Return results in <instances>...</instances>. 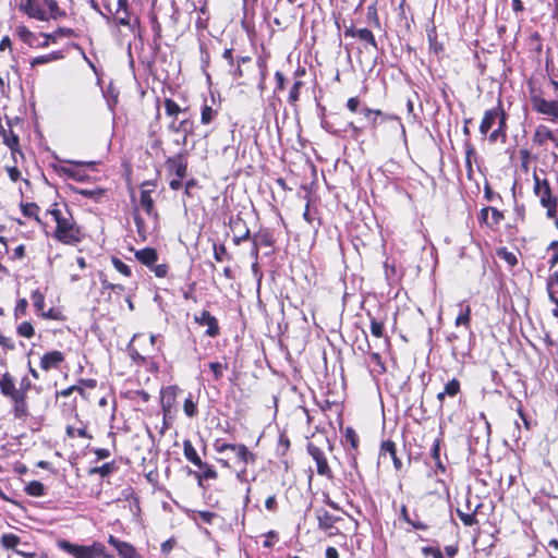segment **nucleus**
I'll list each match as a JSON object with an SVG mask.
<instances>
[{
    "label": "nucleus",
    "instance_id": "f257e3e1",
    "mask_svg": "<svg viewBox=\"0 0 558 558\" xmlns=\"http://www.w3.org/2000/svg\"><path fill=\"white\" fill-rule=\"evenodd\" d=\"M57 223L54 238L61 243L75 245L82 240L80 227L74 221L72 215L65 210L53 208L48 211Z\"/></svg>",
    "mask_w": 558,
    "mask_h": 558
},
{
    "label": "nucleus",
    "instance_id": "f03ea898",
    "mask_svg": "<svg viewBox=\"0 0 558 558\" xmlns=\"http://www.w3.org/2000/svg\"><path fill=\"white\" fill-rule=\"evenodd\" d=\"M17 8L28 17L43 22L57 20L64 15L56 0H19Z\"/></svg>",
    "mask_w": 558,
    "mask_h": 558
},
{
    "label": "nucleus",
    "instance_id": "7ed1b4c3",
    "mask_svg": "<svg viewBox=\"0 0 558 558\" xmlns=\"http://www.w3.org/2000/svg\"><path fill=\"white\" fill-rule=\"evenodd\" d=\"M549 84L554 87L557 93L554 99H548L546 93L532 84L529 87V98L531 101L532 109L543 116L551 122L558 121V82L549 80Z\"/></svg>",
    "mask_w": 558,
    "mask_h": 558
},
{
    "label": "nucleus",
    "instance_id": "20e7f679",
    "mask_svg": "<svg viewBox=\"0 0 558 558\" xmlns=\"http://www.w3.org/2000/svg\"><path fill=\"white\" fill-rule=\"evenodd\" d=\"M57 546L73 558H112L106 554L105 545L99 542H94L89 546H84L70 543L66 539H59L57 542Z\"/></svg>",
    "mask_w": 558,
    "mask_h": 558
},
{
    "label": "nucleus",
    "instance_id": "39448f33",
    "mask_svg": "<svg viewBox=\"0 0 558 558\" xmlns=\"http://www.w3.org/2000/svg\"><path fill=\"white\" fill-rule=\"evenodd\" d=\"M213 447L217 453H225L227 450H231L234 452L239 464L247 465L256 460V456L243 444H230L218 438L214 441Z\"/></svg>",
    "mask_w": 558,
    "mask_h": 558
},
{
    "label": "nucleus",
    "instance_id": "423d86ee",
    "mask_svg": "<svg viewBox=\"0 0 558 558\" xmlns=\"http://www.w3.org/2000/svg\"><path fill=\"white\" fill-rule=\"evenodd\" d=\"M307 452L316 463L317 473L322 476H326L329 480L332 478V471L328 464L325 452L314 444L307 445Z\"/></svg>",
    "mask_w": 558,
    "mask_h": 558
},
{
    "label": "nucleus",
    "instance_id": "0eeeda50",
    "mask_svg": "<svg viewBox=\"0 0 558 558\" xmlns=\"http://www.w3.org/2000/svg\"><path fill=\"white\" fill-rule=\"evenodd\" d=\"M360 112L365 117V120L367 121L368 125L372 129L377 128V125L379 123V121H378L379 118L381 120H396L401 128L402 134L403 135L405 134L404 125L401 123L400 119L397 116L387 114L379 109H371L367 107H362Z\"/></svg>",
    "mask_w": 558,
    "mask_h": 558
},
{
    "label": "nucleus",
    "instance_id": "6e6552de",
    "mask_svg": "<svg viewBox=\"0 0 558 558\" xmlns=\"http://www.w3.org/2000/svg\"><path fill=\"white\" fill-rule=\"evenodd\" d=\"M534 187L535 195L539 198L542 206H546L550 203L557 202V197L553 196L551 189L546 179L541 180L539 177L534 172Z\"/></svg>",
    "mask_w": 558,
    "mask_h": 558
},
{
    "label": "nucleus",
    "instance_id": "1a4fd4ad",
    "mask_svg": "<svg viewBox=\"0 0 558 558\" xmlns=\"http://www.w3.org/2000/svg\"><path fill=\"white\" fill-rule=\"evenodd\" d=\"M502 116H506V113H505L500 102L496 108L487 110L485 112L483 120L481 122V125H480L481 134L486 135L488 133V131L493 128V125L496 123L497 120H498V123L500 122V118Z\"/></svg>",
    "mask_w": 558,
    "mask_h": 558
},
{
    "label": "nucleus",
    "instance_id": "9d476101",
    "mask_svg": "<svg viewBox=\"0 0 558 558\" xmlns=\"http://www.w3.org/2000/svg\"><path fill=\"white\" fill-rule=\"evenodd\" d=\"M179 388L177 386H168L161 389L160 404L165 416H169L175 403Z\"/></svg>",
    "mask_w": 558,
    "mask_h": 558
},
{
    "label": "nucleus",
    "instance_id": "9b49d317",
    "mask_svg": "<svg viewBox=\"0 0 558 558\" xmlns=\"http://www.w3.org/2000/svg\"><path fill=\"white\" fill-rule=\"evenodd\" d=\"M194 319L197 324L207 328V336L216 337L219 335L217 318L213 316L208 311H203L199 315H195Z\"/></svg>",
    "mask_w": 558,
    "mask_h": 558
},
{
    "label": "nucleus",
    "instance_id": "f8f14e48",
    "mask_svg": "<svg viewBox=\"0 0 558 558\" xmlns=\"http://www.w3.org/2000/svg\"><path fill=\"white\" fill-rule=\"evenodd\" d=\"M169 171L178 178H184L187 171V161L184 154L180 153L167 160Z\"/></svg>",
    "mask_w": 558,
    "mask_h": 558
},
{
    "label": "nucleus",
    "instance_id": "ddd939ff",
    "mask_svg": "<svg viewBox=\"0 0 558 558\" xmlns=\"http://www.w3.org/2000/svg\"><path fill=\"white\" fill-rule=\"evenodd\" d=\"M108 543L112 545L118 554L122 558H141V556L137 554L135 547L131 545L130 543L123 542L114 537L113 535H110L108 538Z\"/></svg>",
    "mask_w": 558,
    "mask_h": 558
},
{
    "label": "nucleus",
    "instance_id": "4468645a",
    "mask_svg": "<svg viewBox=\"0 0 558 558\" xmlns=\"http://www.w3.org/2000/svg\"><path fill=\"white\" fill-rule=\"evenodd\" d=\"M151 185L148 182L143 183V189L141 191V199L140 206L145 210L147 216L153 220V223L156 221V213L154 210V201L150 196L151 190L147 189V186Z\"/></svg>",
    "mask_w": 558,
    "mask_h": 558
},
{
    "label": "nucleus",
    "instance_id": "2eb2a0df",
    "mask_svg": "<svg viewBox=\"0 0 558 558\" xmlns=\"http://www.w3.org/2000/svg\"><path fill=\"white\" fill-rule=\"evenodd\" d=\"M64 361V355L60 351H50L43 355L40 360V367L44 371H50L57 368Z\"/></svg>",
    "mask_w": 558,
    "mask_h": 558
},
{
    "label": "nucleus",
    "instance_id": "dca6fc26",
    "mask_svg": "<svg viewBox=\"0 0 558 558\" xmlns=\"http://www.w3.org/2000/svg\"><path fill=\"white\" fill-rule=\"evenodd\" d=\"M0 391L4 397L11 400L19 397L21 393V391H17V388H15L13 378L9 373H4L2 377H0Z\"/></svg>",
    "mask_w": 558,
    "mask_h": 558
},
{
    "label": "nucleus",
    "instance_id": "f3484780",
    "mask_svg": "<svg viewBox=\"0 0 558 558\" xmlns=\"http://www.w3.org/2000/svg\"><path fill=\"white\" fill-rule=\"evenodd\" d=\"M202 472H194V475L197 480V484L199 487L203 486L204 480H216L218 477L217 471L206 462L202 461V466H197Z\"/></svg>",
    "mask_w": 558,
    "mask_h": 558
},
{
    "label": "nucleus",
    "instance_id": "a211bd4d",
    "mask_svg": "<svg viewBox=\"0 0 558 558\" xmlns=\"http://www.w3.org/2000/svg\"><path fill=\"white\" fill-rule=\"evenodd\" d=\"M135 257L143 265L153 266L158 259V254H157L156 250L146 247V248L136 251Z\"/></svg>",
    "mask_w": 558,
    "mask_h": 558
},
{
    "label": "nucleus",
    "instance_id": "6ab92c4d",
    "mask_svg": "<svg viewBox=\"0 0 558 558\" xmlns=\"http://www.w3.org/2000/svg\"><path fill=\"white\" fill-rule=\"evenodd\" d=\"M183 453L185 459L193 463L195 466H202V459L199 458L196 449L194 448L190 439L183 440Z\"/></svg>",
    "mask_w": 558,
    "mask_h": 558
},
{
    "label": "nucleus",
    "instance_id": "aec40b11",
    "mask_svg": "<svg viewBox=\"0 0 558 558\" xmlns=\"http://www.w3.org/2000/svg\"><path fill=\"white\" fill-rule=\"evenodd\" d=\"M386 454H389V457L392 459L393 465L397 470L402 468V462L397 457L396 445L391 440H386L381 444V456L385 457Z\"/></svg>",
    "mask_w": 558,
    "mask_h": 558
},
{
    "label": "nucleus",
    "instance_id": "412c9836",
    "mask_svg": "<svg viewBox=\"0 0 558 558\" xmlns=\"http://www.w3.org/2000/svg\"><path fill=\"white\" fill-rule=\"evenodd\" d=\"M460 392V381L456 378L445 385L444 391L437 395V400L442 403L445 397H456Z\"/></svg>",
    "mask_w": 558,
    "mask_h": 558
},
{
    "label": "nucleus",
    "instance_id": "4be33fe9",
    "mask_svg": "<svg viewBox=\"0 0 558 558\" xmlns=\"http://www.w3.org/2000/svg\"><path fill=\"white\" fill-rule=\"evenodd\" d=\"M316 517L318 520V526L325 531L331 529L337 522L336 517L323 509L316 511Z\"/></svg>",
    "mask_w": 558,
    "mask_h": 558
},
{
    "label": "nucleus",
    "instance_id": "5701e85b",
    "mask_svg": "<svg viewBox=\"0 0 558 558\" xmlns=\"http://www.w3.org/2000/svg\"><path fill=\"white\" fill-rule=\"evenodd\" d=\"M556 136L545 125H538L534 133V142L538 145H544L547 141H555Z\"/></svg>",
    "mask_w": 558,
    "mask_h": 558
},
{
    "label": "nucleus",
    "instance_id": "b1692460",
    "mask_svg": "<svg viewBox=\"0 0 558 558\" xmlns=\"http://www.w3.org/2000/svg\"><path fill=\"white\" fill-rule=\"evenodd\" d=\"M192 128L193 123L186 119L180 122L172 121L168 126L169 131L172 133H183L185 137L192 133Z\"/></svg>",
    "mask_w": 558,
    "mask_h": 558
},
{
    "label": "nucleus",
    "instance_id": "393cba45",
    "mask_svg": "<svg viewBox=\"0 0 558 558\" xmlns=\"http://www.w3.org/2000/svg\"><path fill=\"white\" fill-rule=\"evenodd\" d=\"M134 222L138 236L143 240H146L149 233V226L145 222L144 218L140 215L137 209L134 210Z\"/></svg>",
    "mask_w": 558,
    "mask_h": 558
},
{
    "label": "nucleus",
    "instance_id": "a878e982",
    "mask_svg": "<svg viewBox=\"0 0 558 558\" xmlns=\"http://www.w3.org/2000/svg\"><path fill=\"white\" fill-rule=\"evenodd\" d=\"M15 33L19 36V38L24 41L25 44L33 46L36 41V36L34 33H32L26 26L19 25L15 28Z\"/></svg>",
    "mask_w": 558,
    "mask_h": 558
},
{
    "label": "nucleus",
    "instance_id": "bb28decb",
    "mask_svg": "<svg viewBox=\"0 0 558 558\" xmlns=\"http://www.w3.org/2000/svg\"><path fill=\"white\" fill-rule=\"evenodd\" d=\"M26 397L23 396V391L19 395V397H15L12 399L14 403V414L16 417H22L27 415V407H26Z\"/></svg>",
    "mask_w": 558,
    "mask_h": 558
},
{
    "label": "nucleus",
    "instance_id": "cd10ccee",
    "mask_svg": "<svg viewBox=\"0 0 558 558\" xmlns=\"http://www.w3.org/2000/svg\"><path fill=\"white\" fill-rule=\"evenodd\" d=\"M506 137V116H502L500 118V122L498 123V129L494 130L489 134V141L497 142L498 140H501L502 142H505Z\"/></svg>",
    "mask_w": 558,
    "mask_h": 558
},
{
    "label": "nucleus",
    "instance_id": "c85d7f7f",
    "mask_svg": "<svg viewBox=\"0 0 558 558\" xmlns=\"http://www.w3.org/2000/svg\"><path fill=\"white\" fill-rule=\"evenodd\" d=\"M31 300H32V302H33V305L36 307V310H37L38 312H40V313H41V315H43L44 317H52V316L50 315V312H49V313H47V314L43 313L44 307H45V296H44V294H43L39 290H35V291L32 293V295H31Z\"/></svg>",
    "mask_w": 558,
    "mask_h": 558
},
{
    "label": "nucleus",
    "instance_id": "c756f323",
    "mask_svg": "<svg viewBox=\"0 0 558 558\" xmlns=\"http://www.w3.org/2000/svg\"><path fill=\"white\" fill-rule=\"evenodd\" d=\"M547 290L549 294L550 301L557 305L558 303V274H555L554 276H550L547 282Z\"/></svg>",
    "mask_w": 558,
    "mask_h": 558
},
{
    "label": "nucleus",
    "instance_id": "7c9ffc66",
    "mask_svg": "<svg viewBox=\"0 0 558 558\" xmlns=\"http://www.w3.org/2000/svg\"><path fill=\"white\" fill-rule=\"evenodd\" d=\"M25 492L29 496L41 497L45 495V486L39 481H32L26 485Z\"/></svg>",
    "mask_w": 558,
    "mask_h": 558
},
{
    "label": "nucleus",
    "instance_id": "2f4dec72",
    "mask_svg": "<svg viewBox=\"0 0 558 558\" xmlns=\"http://www.w3.org/2000/svg\"><path fill=\"white\" fill-rule=\"evenodd\" d=\"M470 319H471V307L469 305L466 306H461L460 308V313L459 315L457 316L456 318V326H465V327H469L470 326Z\"/></svg>",
    "mask_w": 558,
    "mask_h": 558
},
{
    "label": "nucleus",
    "instance_id": "473e14b6",
    "mask_svg": "<svg viewBox=\"0 0 558 558\" xmlns=\"http://www.w3.org/2000/svg\"><path fill=\"white\" fill-rule=\"evenodd\" d=\"M73 165L74 166L71 167H62V172L73 180L83 181L85 177L82 171L76 168L81 162H73Z\"/></svg>",
    "mask_w": 558,
    "mask_h": 558
},
{
    "label": "nucleus",
    "instance_id": "72a5a7b5",
    "mask_svg": "<svg viewBox=\"0 0 558 558\" xmlns=\"http://www.w3.org/2000/svg\"><path fill=\"white\" fill-rule=\"evenodd\" d=\"M60 58H62V54L60 52H57V51L56 52H51V53L46 54V56H40V57L34 58L31 61V65L32 66H36V65H39V64H45V63L58 60Z\"/></svg>",
    "mask_w": 558,
    "mask_h": 558
},
{
    "label": "nucleus",
    "instance_id": "f704fd0d",
    "mask_svg": "<svg viewBox=\"0 0 558 558\" xmlns=\"http://www.w3.org/2000/svg\"><path fill=\"white\" fill-rule=\"evenodd\" d=\"M356 37L361 40L372 45L374 48H377L376 39L368 28H360L356 31Z\"/></svg>",
    "mask_w": 558,
    "mask_h": 558
},
{
    "label": "nucleus",
    "instance_id": "c9c22d12",
    "mask_svg": "<svg viewBox=\"0 0 558 558\" xmlns=\"http://www.w3.org/2000/svg\"><path fill=\"white\" fill-rule=\"evenodd\" d=\"M1 544L7 549H13L20 544V537L12 533L3 534L1 537Z\"/></svg>",
    "mask_w": 558,
    "mask_h": 558
},
{
    "label": "nucleus",
    "instance_id": "e433bc0d",
    "mask_svg": "<svg viewBox=\"0 0 558 558\" xmlns=\"http://www.w3.org/2000/svg\"><path fill=\"white\" fill-rule=\"evenodd\" d=\"M114 21L117 24L129 26L134 31V25L131 22L129 11L114 12Z\"/></svg>",
    "mask_w": 558,
    "mask_h": 558
},
{
    "label": "nucleus",
    "instance_id": "4c0bfd02",
    "mask_svg": "<svg viewBox=\"0 0 558 558\" xmlns=\"http://www.w3.org/2000/svg\"><path fill=\"white\" fill-rule=\"evenodd\" d=\"M163 106L166 109V113L169 117L175 118L181 112L180 106L174 100H172L170 98L165 99Z\"/></svg>",
    "mask_w": 558,
    "mask_h": 558
},
{
    "label": "nucleus",
    "instance_id": "58836bf2",
    "mask_svg": "<svg viewBox=\"0 0 558 558\" xmlns=\"http://www.w3.org/2000/svg\"><path fill=\"white\" fill-rule=\"evenodd\" d=\"M66 435L69 437H75V436H78V437H82V438H88L90 439L92 436L87 433V428L85 425L78 427V428H75L73 426H68L66 427Z\"/></svg>",
    "mask_w": 558,
    "mask_h": 558
},
{
    "label": "nucleus",
    "instance_id": "ea45409f",
    "mask_svg": "<svg viewBox=\"0 0 558 558\" xmlns=\"http://www.w3.org/2000/svg\"><path fill=\"white\" fill-rule=\"evenodd\" d=\"M217 112L208 105L203 106L202 108V114H201V121L203 124H209L214 118L216 117Z\"/></svg>",
    "mask_w": 558,
    "mask_h": 558
},
{
    "label": "nucleus",
    "instance_id": "a19ab883",
    "mask_svg": "<svg viewBox=\"0 0 558 558\" xmlns=\"http://www.w3.org/2000/svg\"><path fill=\"white\" fill-rule=\"evenodd\" d=\"M209 369L213 372L216 380H219L223 376V372L227 369V364L220 362H210L208 364Z\"/></svg>",
    "mask_w": 558,
    "mask_h": 558
},
{
    "label": "nucleus",
    "instance_id": "79ce46f5",
    "mask_svg": "<svg viewBox=\"0 0 558 558\" xmlns=\"http://www.w3.org/2000/svg\"><path fill=\"white\" fill-rule=\"evenodd\" d=\"M113 471L112 463H105L101 466H95L89 470V474H99L101 477L108 476Z\"/></svg>",
    "mask_w": 558,
    "mask_h": 558
},
{
    "label": "nucleus",
    "instance_id": "37998d69",
    "mask_svg": "<svg viewBox=\"0 0 558 558\" xmlns=\"http://www.w3.org/2000/svg\"><path fill=\"white\" fill-rule=\"evenodd\" d=\"M497 254L511 267L515 266L518 263L517 256L513 253L508 252L506 248L498 250Z\"/></svg>",
    "mask_w": 558,
    "mask_h": 558
},
{
    "label": "nucleus",
    "instance_id": "c03bdc74",
    "mask_svg": "<svg viewBox=\"0 0 558 558\" xmlns=\"http://www.w3.org/2000/svg\"><path fill=\"white\" fill-rule=\"evenodd\" d=\"M369 362L377 367V369H376L377 373L383 374L386 372L385 364H384L379 353L371 352L369 353Z\"/></svg>",
    "mask_w": 558,
    "mask_h": 558
},
{
    "label": "nucleus",
    "instance_id": "a18cd8bd",
    "mask_svg": "<svg viewBox=\"0 0 558 558\" xmlns=\"http://www.w3.org/2000/svg\"><path fill=\"white\" fill-rule=\"evenodd\" d=\"M17 333L21 337L32 338L35 333V330L31 323L24 322L17 327Z\"/></svg>",
    "mask_w": 558,
    "mask_h": 558
},
{
    "label": "nucleus",
    "instance_id": "49530a36",
    "mask_svg": "<svg viewBox=\"0 0 558 558\" xmlns=\"http://www.w3.org/2000/svg\"><path fill=\"white\" fill-rule=\"evenodd\" d=\"M504 219V214L495 207H490L489 228L497 227Z\"/></svg>",
    "mask_w": 558,
    "mask_h": 558
},
{
    "label": "nucleus",
    "instance_id": "de8ad7c7",
    "mask_svg": "<svg viewBox=\"0 0 558 558\" xmlns=\"http://www.w3.org/2000/svg\"><path fill=\"white\" fill-rule=\"evenodd\" d=\"M112 265L120 274L130 277L131 276V269L130 267L124 264L121 259L113 257L112 258Z\"/></svg>",
    "mask_w": 558,
    "mask_h": 558
},
{
    "label": "nucleus",
    "instance_id": "09e8293b",
    "mask_svg": "<svg viewBox=\"0 0 558 558\" xmlns=\"http://www.w3.org/2000/svg\"><path fill=\"white\" fill-rule=\"evenodd\" d=\"M183 410H184V413L189 416V417H193L196 415L197 413V407H196V403H194V401L192 400L191 397L186 398L185 401H184V405H183Z\"/></svg>",
    "mask_w": 558,
    "mask_h": 558
},
{
    "label": "nucleus",
    "instance_id": "8fccbe9b",
    "mask_svg": "<svg viewBox=\"0 0 558 558\" xmlns=\"http://www.w3.org/2000/svg\"><path fill=\"white\" fill-rule=\"evenodd\" d=\"M214 257L217 262H222L228 258V252L223 244H214Z\"/></svg>",
    "mask_w": 558,
    "mask_h": 558
},
{
    "label": "nucleus",
    "instance_id": "3c124183",
    "mask_svg": "<svg viewBox=\"0 0 558 558\" xmlns=\"http://www.w3.org/2000/svg\"><path fill=\"white\" fill-rule=\"evenodd\" d=\"M39 207L35 203H27L25 205H22V213L26 217H35L37 218Z\"/></svg>",
    "mask_w": 558,
    "mask_h": 558
},
{
    "label": "nucleus",
    "instance_id": "603ef678",
    "mask_svg": "<svg viewBox=\"0 0 558 558\" xmlns=\"http://www.w3.org/2000/svg\"><path fill=\"white\" fill-rule=\"evenodd\" d=\"M302 86H303V82L302 81L294 82V84L291 87L290 93H289V101L291 104H294V102H296L299 100L300 89H301Z\"/></svg>",
    "mask_w": 558,
    "mask_h": 558
},
{
    "label": "nucleus",
    "instance_id": "864d4df0",
    "mask_svg": "<svg viewBox=\"0 0 558 558\" xmlns=\"http://www.w3.org/2000/svg\"><path fill=\"white\" fill-rule=\"evenodd\" d=\"M458 517L466 526H473L477 522L474 513H464L458 510Z\"/></svg>",
    "mask_w": 558,
    "mask_h": 558
},
{
    "label": "nucleus",
    "instance_id": "5fc2aeb1",
    "mask_svg": "<svg viewBox=\"0 0 558 558\" xmlns=\"http://www.w3.org/2000/svg\"><path fill=\"white\" fill-rule=\"evenodd\" d=\"M371 332L373 336L380 338L384 335V324L376 319L371 320Z\"/></svg>",
    "mask_w": 558,
    "mask_h": 558
},
{
    "label": "nucleus",
    "instance_id": "6e6d98bb",
    "mask_svg": "<svg viewBox=\"0 0 558 558\" xmlns=\"http://www.w3.org/2000/svg\"><path fill=\"white\" fill-rule=\"evenodd\" d=\"M548 250L553 251V256L548 262L550 268H553L558 264V241H553L549 244Z\"/></svg>",
    "mask_w": 558,
    "mask_h": 558
},
{
    "label": "nucleus",
    "instance_id": "4d7b16f0",
    "mask_svg": "<svg viewBox=\"0 0 558 558\" xmlns=\"http://www.w3.org/2000/svg\"><path fill=\"white\" fill-rule=\"evenodd\" d=\"M198 518L207 523V524H211L214 519L217 518V514L215 512H211V511H199L198 512Z\"/></svg>",
    "mask_w": 558,
    "mask_h": 558
},
{
    "label": "nucleus",
    "instance_id": "13d9d810",
    "mask_svg": "<svg viewBox=\"0 0 558 558\" xmlns=\"http://www.w3.org/2000/svg\"><path fill=\"white\" fill-rule=\"evenodd\" d=\"M360 105H361V101H360V99L357 97H351L347 101V108L351 112L360 111L361 110Z\"/></svg>",
    "mask_w": 558,
    "mask_h": 558
},
{
    "label": "nucleus",
    "instance_id": "bf43d9fd",
    "mask_svg": "<svg viewBox=\"0 0 558 558\" xmlns=\"http://www.w3.org/2000/svg\"><path fill=\"white\" fill-rule=\"evenodd\" d=\"M168 270H169V268H168V265H166V264H159V265H155L153 267L154 274L156 275V277H159V278L166 277L168 274Z\"/></svg>",
    "mask_w": 558,
    "mask_h": 558
},
{
    "label": "nucleus",
    "instance_id": "052dcab7",
    "mask_svg": "<svg viewBox=\"0 0 558 558\" xmlns=\"http://www.w3.org/2000/svg\"><path fill=\"white\" fill-rule=\"evenodd\" d=\"M546 209V216L547 218L554 219L557 215V208H558V201L550 203L546 206H543Z\"/></svg>",
    "mask_w": 558,
    "mask_h": 558
},
{
    "label": "nucleus",
    "instance_id": "680f3d73",
    "mask_svg": "<svg viewBox=\"0 0 558 558\" xmlns=\"http://www.w3.org/2000/svg\"><path fill=\"white\" fill-rule=\"evenodd\" d=\"M439 453H440V448H439V444L438 441L435 442L433 449H432V457L434 458V460L436 461L437 463V466L439 469H441V471H444V465L441 464L440 462V459H439Z\"/></svg>",
    "mask_w": 558,
    "mask_h": 558
},
{
    "label": "nucleus",
    "instance_id": "e2e57ef3",
    "mask_svg": "<svg viewBox=\"0 0 558 558\" xmlns=\"http://www.w3.org/2000/svg\"><path fill=\"white\" fill-rule=\"evenodd\" d=\"M80 193L86 197L98 198L104 194L102 190H81Z\"/></svg>",
    "mask_w": 558,
    "mask_h": 558
},
{
    "label": "nucleus",
    "instance_id": "0e129e2a",
    "mask_svg": "<svg viewBox=\"0 0 558 558\" xmlns=\"http://www.w3.org/2000/svg\"><path fill=\"white\" fill-rule=\"evenodd\" d=\"M26 308H27V301L25 299H21L15 306V311H14L15 316L17 317L20 314H24L26 312Z\"/></svg>",
    "mask_w": 558,
    "mask_h": 558
},
{
    "label": "nucleus",
    "instance_id": "69168bd1",
    "mask_svg": "<svg viewBox=\"0 0 558 558\" xmlns=\"http://www.w3.org/2000/svg\"><path fill=\"white\" fill-rule=\"evenodd\" d=\"M74 391H78L80 393H83V389L78 386H71V387H68L63 390H61L60 392H58V395L62 396V397H70Z\"/></svg>",
    "mask_w": 558,
    "mask_h": 558
},
{
    "label": "nucleus",
    "instance_id": "338daca9",
    "mask_svg": "<svg viewBox=\"0 0 558 558\" xmlns=\"http://www.w3.org/2000/svg\"><path fill=\"white\" fill-rule=\"evenodd\" d=\"M32 383L27 377H23L17 391H23V396L26 397V392L31 389Z\"/></svg>",
    "mask_w": 558,
    "mask_h": 558
},
{
    "label": "nucleus",
    "instance_id": "774afa93",
    "mask_svg": "<svg viewBox=\"0 0 558 558\" xmlns=\"http://www.w3.org/2000/svg\"><path fill=\"white\" fill-rule=\"evenodd\" d=\"M0 345L7 348L9 350L14 349V343L12 342V340L2 333H0Z\"/></svg>",
    "mask_w": 558,
    "mask_h": 558
}]
</instances>
